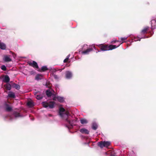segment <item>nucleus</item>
I'll return each instance as SVG.
<instances>
[{
  "mask_svg": "<svg viewBox=\"0 0 156 156\" xmlns=\"http://www.w3.org/2000/svg\"><path fill=\"white\" fill-rule=\"evenodd\" d=\"M57 99L59 101L61 102H63L64 101L63 98L62 97H58L57 98Z\"/></svg>",
  "mask_w": 156,
  "mask_h": 156,
  "instance_id": "b1692460",
  "label": "nucleus"
},
{
  "mask_svg": "<svg viewBox=\"0 0 156 156\" xmlns=\"http://www.w3.org/2000/svg\"><path fill=\"white\" fill-rule=\"evenodd\" d=\"M46 94L48 97H50L51 96L52 94L49 90H47L46 91Z\"/></svg>",
  "mask_w": 156,
  "mask_h": 156,
  "instance_id": "4be33fe9",
  "label": "nucleus"
},
{
  "mask_svg": "<svg viewBox=\"0 0 156 156\" xmlns=\"http://www.w3.org/2000/svg\"><path fill=\"white\" fill-rule=\"evenodd\" d=\"M1 69L2 70L5 71L6 69V66L4 65H2L1 67Z\"/></svg>",
  "mask_w": 156,
  "mask_h": 156,
  "instance_id": "bb28decb",
  "label": "nucleus"
},
{
  "mask_svg": "<svg viewBox=\"0 0 156 156\" xmlns=\"http://www.w3.org/2000/svg\"><path fill=\"white\" fill-rule=\"evenodd\" d=\"M42 78L43 75L41 74H37L35 77V79L37 80H40L42 79Z\"/></svg>",
  "mask_w": 156,
  "mask_h": 156,
  "instance_id": "9d476101",
  "label": "nucleus"
},
{
  "mask_svg": "<svg viewBox=\"0 0 156 156\" xmlns=\"http://www.w3.org/2000/svg\"><path fill=\"white\" fill-rule=\"evenodd\" d=\"M8 96L9 98H15V95L14 93L12 92H9L8 94Z\"/></svg>",
  "mask_w": 156,
  "mask_h": 156,
  "instance_id": "f3484780",
  "label": "nucleus"
},
{
  "mask_svg": "<svg viewBox=\"0 0 156 156\" xmlns=\"http://www.w3.org/2000/svg\"><path fill=\"white\" fill-rule=\"evenodd\" d=\"M92 48H89L87 49L86 50L82 52V54H88L89 53L93 50Z\"/></svg>",
  "mask_w": 156,
  "mask_h": 156,
  "instance_id": "0eeeda50",
  "label": "nucleus"
},
{
  "mask_svg": "<svg viewBox=\"0 0 156 156\" xmlns=\"http://www.w3.org/2000/svg\"><path fill=\"white\" fill-rule=\"evenodd\" d=\"M49 116H51V114H49Z\"/></svg>",
  "mask_w": 156,
  "mask_h": 156,
  "instance_id": "58836bf2",
  "label": "nucleus"
},
{
  "mask_svg": "<svg viewBox=\"0 0 156 156\" xmlns=\"http://www.w3.org/2000/svg\"><path fill=\"white\" fill-rule=\"evenodd\" d=\"M4 60L5 62H9L11 61V59L10 58L9 56L5 55L4 57Z\"/></svg>",
  "mask_w": 156,
  "mask_h": 156,
  "instance_id": "ddd939ff",
  "label": "nucleus"
},
{
  "mask_svg": "<svg viewBox=\"0 0 156 156\" xmlns=\"http://www.w3.org/2000/svg\"><path fill=\"white\" fill-rule=\"evenodd\" d=\"M35 95L36 96V98L37 100H41L43 98V93L40 91H38L35 92Z\"/></svg>",
  "mask_w": 156,
  "mask_h": 156,
  "instance_id": "7ed1b4c3",
  "label": "nucleus"
},
{
  "mask_svg": "<svg viewBox=\"0 0 156 156\" xmlns=\"http://www.w3.org/2000/svg\"><path fill=\"white\" fill-rule=\"evenodd\" d=\"M59 70L61 71H62V69H59Z\"/></svg>",
  "mask_w": 156,
  "mask_h": 156,
  "instance_id": "4c0bfd02",
  "label": "nucleus"
},
{
  "mask_svg": "<svg viewBox=\"0 0 156 156\" xmlns=\"http://www.w3.org/2000/svg\"><path fill=\"white\" fill-rule=\"evenodd\" d=\"M50 83L49 82H46V86L47 87L49 88L50 87Z\"/></svg>",
  "mask_w": 156,
  "mask_h": 156,
  "instance_id": "c756f323",
  "label": "nucleus"
},
{
  "mask_svg": "<svg viewBox=\"0 0 156 156\" xmlns=\"http://www.w3.org/2000/svg\"><path fill=\"white\" fill-rule=\"evenodd\" d=\"M15 87L16 89H19L20 88V86L18 84H15Z\"/></svg>",
  "mask_w": 156,
  "mask_h": 156,
  "instance_id": "c85d7f7f",
  "label": "nucleus"
},
{
  "mask_svg": "<svg viewBox=\"0 0 156 156\" xmlns=\"http://www.w3.org/2000/svg\"><path fill=\"white\" fill-rule=\"evenodd\" d=\"M102 51H106L112 50L117 48L115 45H110L108 44H101L98 45Z\"/></svg>",
  "mask_w": 156,
  "mask_h": 156,
  "instance_id": "f257e3e1",
  "label": "nucleus"
},
{
  "mask_svg": "<svg viewBox=\"0 0 156 156\" xmlns=\"http://www.w3.org/2000/svg\"><path fill=\"white\" fill-rule=\"evenodd\" d=\"M10 78L9 76L7 75L5 76V78L3 80V81L5 83H8L9 81Z\"/></svg>",
  "mask_w": 156,
  "mask_h": 156,
  "instance_id": "4468645a",
  "label": "nucleus"
},
{
  "mask_svg": "<svg viewBox=\"0 0 156 156\" xmlns=\"http://www.w3.org/2000/svg\"><path fill=\"white\" fill-rule=\"evenodd\" d=\"M29 66H31L34 68L38 69L39 67L37 63L35 61H33L32 62L29 61L28 62Z\"/></svg>",
  "mask_w": 156,
  "mask_h": 156,
  "instance_id": "20e7f679",
  "label": "nucleus"
},
{
  "mask_svg": "<svg viewBox=\"0 0 156 156\" xmlns=\"http://www.w3.org/2000/svg\"><path fill=\"white\" fill-rule=\"evenodd\" d=\"M53 77L55 79L57 80L58 79V76L55 74H53Z\"/></svg>",
  "mask_w": 156,
  "mask_h": 156,
  "instance_id": "7c9ffc66",
  "label": "nucleus"
},
{
  "mask_svg": "<svg viewBox=\"0 0 156 156\" xmlns=\"http://www.w3.org/2000/svg\"><path fill=\"white\" fill-rule=\"evenodd\" d=\"M104 145L105 144H104V142H99L98 143V145L101 148H103V147H104Z\"/></svg>",
  "mask_w": 156,
  "mask_h": 156,
  "instance_id": "aec40b11",
  "label": "nucleus"
},
{
  "mask_svg": "<svg viewBox=\"0 0 156 156\" xmlns=\"http://www.w3.org/2000/svg\"><path fill=\"white\" fill-rule=\"evenodd\" d=\"M0 48L2 49H5L6 48V45L3 43L0 42Z\"/></svg>",
  "mask_w": 156,
  "mask_h": 156,
  "instance_id": "2eb2a0df",
  "label": "nucleus"
},
{
  "mask_svg": "<svg viewBox=\"0 0 156 156\" xmlns=\"http://www.w3.org/2000/svg\"><path fill=\"white\" fill-rule=\"evenodd\" d=\"M48 70V69L46 66H43L41 67V70H39L40 72H44Z\"/></svg>",
  "mask_w": 156,
  "mask_h": 156,
  "instance_id": "a211bd4d",
  "label": "nucleus"
},
{
  "mask_svg": "<svg viewBox=\"0 0 156 156\" xmlns=\"http://www.w3.org/2000/svg\"><path fill=\"white\" fill-rule=\"evenodd\" d=\"M65 115H66L67 117H68V115H70L69 113V112L68 111H67L66 112L65 114Z\"/></svg>",
  "mask_w": 156,
  "mask_h": 156,
  "instance_id": "473e14b6",
  "label": "nucleus"
},
{
  "mask_svg": "<svg viewBox=\"0 0 156 156\" xmlns=\"http://www.w3.org/2000/svg\"><path fill=\"white\" fill-rule=\"evenodd\" d=\"M149 27H147L144 28L141 31V33L142 34H146L147 33V31L149 30Z\"/></svg>",
  "mask_w": 156,
  "mask_h": 156,
  "instance_id": "1a4fd4ad",
  "label": "nucleus"
},
{
  "mask_svg": "<svg viewBox=\"0 0 156 156\" xmlns=\"http://www.w3.org/2000/svg\"><path fill=\"white\" fill-rule=\"evenodd\" d=\"M5 89L8 90H10L11 88V85L10 84H7L4 86Z\"/></svg>",
  "mask_w": 156,
  "mask_h": 156,
  "instance_id": "dca6fc26",
  "label": "nucleus"
},
{
  "mask_svg": "<svg viewBox=\"0 0 156 156\" xmlns=\"http://www.w3.org/2000/svg\"><path fill=\"white\" fill-rule=\"evenodd\" d=\"M80 131L82 133L88 134L89 131L85 128H82L80 130Z\"/></svg>",
  "mask_w": 156,
  "mask_h": 156,
  "instance_id": "39448f33",
  "label": "nucleus"
},
{
  "mask_svg": "<svg viewBox=\"0 0 156 156\" xmlns=\"http://www.w3.org/2000/svg\"><path fill=\"white\" fill-rule=\"evenodd\" d=\"M13 114L15 117H19L20 116V114L18 112H14Z\"/></svg>",
  "mask_w": 156,
  "mask_h": 156,
  "instance_id": "a878e982",
  "label": "nucleus"
},
{
  "mask_svg": "<svg viewBox=\"0 0 156 156\" xmlns=\"http://www.w3.org/2000/svg\"><path fill=\"white\" fill-rule=\"evenodd\" d=\"M80 122L82 124H85L87 123V120L85 119H82L80 120Z\"/></svg>",
  "mask_w": 156,
  "mask_h": 156,
  "instance_id": "6ab92c4d",
  "label": "nucleus"
},
{
  "mask_svg": "<svg viewBox=\"0 0 156 156\" xmlns=\"http://www.w3.org/2000/svg\"><path fill=\"white\" fill-rule=\"evenodd\" d=\"M120 39L122 41H124L125 40H126L127 39V38L126 37H121L120 38Z\"/></svg>",
  "mask_w": 156,
  "mask_h": 156,
  "instance_id": "2f4dec72",
  "label": "nucleus"
},
{
  "mask_svg": "<svg viewBox=\"0 0 156 156\" xmlns=\"http://www.w3.org/2000/svg\"><path fill=\"white\" fill-rule=\"evenodd\" d=\"M66 120L67 122L69 123V124L70 125V126L69 127V128H72L73 127V122L74 121L73 120H69L68 118H66Z\"/></svg>",
  "mask_w": 156,
  "mask_h": 156,
  "instance_id": "423d86ee",
  "label": "nucleus"
},
{
  "mask_svg": "<svg viewBox=\"0 0 156 156\" xmlns=\"http://www.w3.org/2000/svg\"><path fill=\"white\" fill-rule=\"evenodd\" d=\"M98 125L96 123H93L92 125V129L94 130H96L98 128Z\"/></svg>",
  "mask_w": 156,
  "mask_h": 156,
  "instance_id": "412c9836",
  "label": "nucleus"
},
{
  "mask_svg": "<svg viewBox=\"0 0 156 156\" xmlns=\"http://www.w3.org/2000/svg\"><path fill=\"white\" fill-rule=\"evenodd\" d=\"M27 105L28 106H30V107H32L34 106L33 103L31 101H28L27 103Z\"/></svg>",
  "mask_w": 156,
  "mask_h": 156,
  "instance_id": "393cba45",
  "label": "nucleus"
},
{
  "mask_svg": "<svg viewBox=\"0 0 156 156\" xmlns=\"http://www.w3.org/2000/svg\"><path fill=\"white\" fill-rule=\"evenodd\" d=\"M104 147H108L110 144V143L108 141H104Z\"/></svg>",
  "mask_w": 156,
  "mask_h": 156,
  "instance_id": "5701e85b",
  "label": "nucleus"
},
{
  "mask_svg": "<svg viewBox=\"0 0 156 156\" xmlns=\"http://www.w3.org/2000/svg\"><path fill=\"white\" fill-rule=\"evenodd\" d=\"M43 106L45 108H47L49 107L50 108H52L54 107L55 102L53 101H50L49 103L46 102H43L42 103Z\"/></svg>",
  "mask_w": 156,
  "mask_h": 156,
  "instance_id": "f03ea898",
  "label": "nucleus"
},
{
  "mask_svg": "<svg viewBox=\"0 0 156 156\" xmlns=\"http://www.w3.org/2000/svg\"><path fill=\"white\" fill-rule=\"evenodd\" d=\"M115 42H116V41H114V43H115Z\"/></svg>",
  "mask_w": 156,
  "mask_h": 156,
  "instance_id": "37998d69",
  "label": "nucleus"
},
{
  "mask_svg": "<svg viewBox=\"0 0 156 156\" xmlns=\"http://www.w3.org/2000/svg\"><path fill=\"white\" fill-rule=\"evenodd\" d=\"M94 48L95 49V46H94Z\"/></svg>",
  "mask_w": 156,
  "mask_h": 156,
  "instance_id": "a19ab883",
  "label": "nucleus"
},
{
  "mask_svg": "<svg viewBox=\"0 0 156 156\" xmlns=\"http://www.w3.org/2000/svg\"><path fill=\"white\" fill-rule=\"evenodd\" d=\"M5 106H6V107H5L6 110V111L8 112H11L12 110V108L11 107H10L9 106V105H8V104H6L5 105Z\"/></svg>",
  "mask_w": 156,
  "mask_h": 156,
  "instance_id": "f8f14e48",
  "label": "nucleus"
},
{
  "mask_svg": "<svg viewBox=\"0 0 156 156\" xmlns=\"http://www.w3.org/2000/svg\"><path fill=\"white\" fill-rule=\"evenodd\" d=\"M111 156H115L114 154H111Z\"/></svg>",
  "mask_w": 156,
  "mask_h": 156,
  "instance_id": "f704fd0d",
  "label": "nucleus"
},
{
  "mask_svg": "<svg viewBox=\"0 0 156 156\" xmlns=\"http://www.w3.org/2000/svg\"><path fill=\"white\" fill-rule=\"evenodd\" d=\"M72 73L69 71H67L66 73V77L67 78L70 79L72 76Z\"/></svg>",
  "mask_w": 156,
  "mask_h": 156,
  "instance_id": "9b49d317",
  "label": "nucleus"
},
{
  "mask_svg": "<svg viewBox=\"0 0 156 156\" xmlns=\"http://www.w3.org/2000/svg\"><path fill=\"white\" fill-rule=\"evenodd\" d=\"M69 56H70L69 55L67 57H68V59H69Z\"/></svg>",
  "mask_w": 156,
  "mask_h": 156,
  "instance_id": "c9c22d12",
  "label": "nucleus"
},
{
  "mask_svg": "<svg viewBox=\"0 0 156 156\" xmlns=\"http://www.w3.org/2000/svg\"><path fill=\"white\" fill-rule=\"evenodd\" d=\"M53 99L54 100H55V98H54Z\"/></svg>",
  "mask_w": 156,
  "mask_h": 156,
  "instance_id": "ea45409f",
  "label": "nucleus"
},
{
  "mask_svg": "<svg viewBox=\"0 0 156 156\" xmlns=\"http://www.w3.org/2000/svg\"><path fill=\"white\" fill-rule=\"evenodd\" d=\"M146 38V37H144V38Z\"/></svg>",
  "mask_w": 156,
  "mask_h": 156,
  "instance_id": "79ce46f5",
  "label": "nucleus"
},
{
  "mask_svg": "<svg viewBox=\"0 0 156 156\" xmlns=\"http://www.w3.org/2000/svg\"><path fill=\"white\" fill-rule=\"evenodd\" d=\"M65 111V110L64 108L61 107L60 108L59 113V115L61 117H63L64 114L62 112H64Z\"/></svg>",
  "mask_w": 156,
  "mask_h": 156,
  "instance_id": "6e6552de",
  "label": "nucleus"
},
{
  "mask_svg": "<svg viewBox=\"0 0 156 156\" xmlns=\"http://www.w3.org/2000/svg\"><path fill=\"white\" fill-rule=\"evenodd\" d=\"M141 39V38H140L139 37H138V38L135 37V38L134 39V41H140Z\"/></svg>",
  "mask_w": 156,
  "mask_h": 156,
  "instance_id": "cd10ccee",
  "label": "nucleus"
},
{
  "mask_svg": "<svg viewBox=\"0 0 156 156\" xmlns=\"http://www.w3.org/2000/svg\"><path fill=\"white\" fill-rule=\"evenodd\" d=\"M14 55H13V57L15 58V57L16 56V55L15 54H14Z\"/></svg>",
  "mask_w": 156,
  "mask_h": 156,
  "instance_id": "e433bc0d",
  "label": "nucleus"
},
{
  "mask_svg": "<svg viewBox=\"0 0 156 156\" xmlns=\"http://www.w3.org/2000/svg\"><path fill=\"white\" fill-rule=\"evenodd\" d=\"M68 60H69L68 57H66V58L64 60V61H63L64 62V63L67 62H68Z\"/></svg>",
  "mask_w": 156,
  "mask_h": 156,
  "instance_id": "72a5a7b5",
  "label": "nucleus"
}]
</instances>
